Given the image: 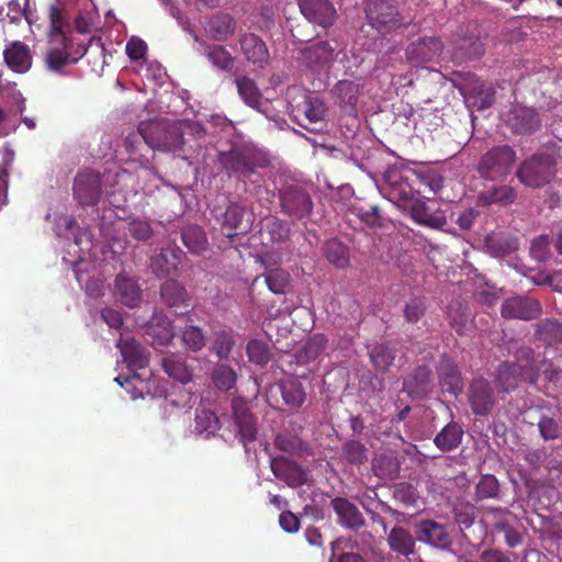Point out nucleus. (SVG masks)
<instances>
[{
    "label": "nucleus",
    "mask_w": 562,
    "mask_h": 562,
    "mask_svg": "<svg viewBox=\"0 0 562 562\" xmlns=\"http://www.w3.org/2000/svg\"><path fill=\"white\" fill-rule=\"evenodd\" d=\"M128 233L137 240H148L153 235V228L147 221L133 220L128 223Z\"/></svg>",
    "instance_id": "61"
},
{
    "label": "nucleus",
    "mask_w": 562,
    "mask_h": 562,
    "mask_svg": "<svg viewBox=\"0 0 562 562\" xmlns=\"http://www.w3.org/2000/svg\"><path fill=\"white\" fill-rule=\"evenodd\" d=\"M522 380L530 383L536 381L535 376L527 372L526 367L518 362L501 363L494 375V383L498 393L515 391Z\"/></svg>",
    "instance_id": "14"
},
{
    "label": "nucleus",
    "mask_w": 562,
    "mask_h": 562,
    "mask_svg": "<svg viewBox=\"0 0 562 562\" xmlns=\"http://www.w3.org/2000/svg\"><path fill=\"white\" fill-rule=\"evenodd\" d=\"M181 338L184 346L192 351H200L204 348L206 342L203 330L193 325L183 328Z\"/></svg>",
    "instance_id": "54"
},
{
    "label": "nucleus",
    "mask_w": 562,
    "mask_h": 562,
    "mask_svg": "<svg viewBox=\"0 0 562 562\" xmlns=\"http://www.w3.org/2000/svg\"><path fill=\"white\" fill-rule=\"evenodd\" d=\"M505 124L513 134L531 135L540 128L541 119L533 108L517 103L506 113Z\"/></svg>",
    "instance_id": "12"
},
{
    "label": "nucleus",
    "mask_w": 562,
    "mask_h": 562,
    "mask_svg": "<svg viewBox=\"0 0 562 562\" xmlns=\"http://www.w3.org/2000/svg\"><path fill=\"white\" fill-rule=\"evenodd\" d=\"M235 346L234 331L229 327H221L213 333L212 351L218 359H227Z\"/></svg>",
    "instance_id": "42"
},
{
    "label": "nucleus",
    "mask_w": 562,
    "mask_h": 562,
    "mask_svg": "<svg viewBox=\"0 0 562 562\" xmlns=\"http://www.w3.org/2000/svg\"><path fill=\"white\" fill-rule=\"evenodd\" d=\"M557 161L550 154H536L525 159L518 167V180L530 188H541L548 184L555 176Z\"/></svg>",
    "instance_id": "3"
},
{
    "label": "nucleus",
    "mask_w": 562,
    "mask_h": 562,
    "mask_svg": "<svg viewBox=\"0 0 562 562\" xmlns=\"http://www.w3.org/2000/svg\"><path fill=\"white\" fill-rule=\"evenodd\" d=\"M181 238L184 246L192 254L200 255L206 250L207 239L199 226H187L182 229Z\"/></svg>",
    "instance_id": "45"
},
{
    "label": "nucleus",
    "mask_w": 562,
    "mask_h": 562,
    "mask_svg": "<svg viewBox=\"0 0 562 562\" xmlns=\"http://www.w3.org/2000/svg\"><path fill=\"white\" fill-rule=\"evenodd\" d=\"M237 91L243 101L250 108L265 112L262 108L263 100L262 94L257 87L256 82L247 76L237 77L235 80Z\"/></svg>",
    "instance_id": "36"
},
{
    "label": "nucleus",
    "mask_w": 562,
    "mask_h": 562,
    "mask_svg": "<svg viewBox=\"0 0 562 562\" xmlns=\"http://www.w3.org/2000/svg\"><path fill=\"white\" fill-rule=\"evenodd\" d=\"M369 357L376 370L386 371L395 360V350L389 344L381 342L371 348Z\"/></svg>",
    "instance_id": "47"
},
{
    "label": "nucleus",
    "mask_w": 562,
    "mask_h": 562,
    "mask_svg": "<svg viewBox=\"0 0 562 562\" xmlns=\"http://www.w3.org/2000/svg\"><path fill=\"white\" fill-rule=\"evenodd\" d=\"M414 172V181L422 186L428 187L430 191L437 192L442 188L443 178L435 170H412Z\"/></svg>",
    "instance_id": "57"
},
{
    "label": "nucleus",
    "mask_w": 562,
    "mask_h": 562,
    "mask_svg": "<svg viewBox=\"0 0 562 562\" xmlns=\"http://www.w3.org/2000/svg\"><path fill=\"white\" fill-rule=\"evenodd\" d=\"M463 428L457 422L448 423L434 438L435 446L442 452L457 449L462 442Z\"/></svg>",
    "instance_id": "34"
},
{
    "label": "nucleus",
    "mask_w": 562,
    "mask_h": 562,
    "mask_svg": "<svg viewBox=\"0 0 562 562\" xmlns=\"http://www.w3.org/2000/svg\"><path fill=\"white\" fill-rule=\"evenodd\" d=\"M153 345L168 346L175 337L173 322L162 313H155L145 327Z\"/></svg>",
    "instance_id": "20"
},
{
    "label": "nucleus",
    "mask_w": 562,
    "mask_h": 562,
    "mask_svg": "<svg viewBox=\"0 0 562 562\" xmlns=\"http://www.w3.org/2000/svg\"><path fill=\"white\" fill-rule=\"evenodd\" d=\"M160 296L162 302L170 308L183 307L188 310L190 306L191 296L184 285L175 279H168L161 284Z\"/></svg>",
    "instance_id": "26"
},
{
    "label": "nucleus",
    "mask_w": 562,
    "mask_h": 562,
    "mask_svg": "<svg viewBox=\"0 0 562 562\" xmlns=\"http://www.w3.org/2000/svg\"><path fill=\"white\" fill-rule=\"evenodd\" d=\"M180 254L178 249L162 248L150 260L153 272L159 278L176 274L181 261Z\"/></svg>",
    "instance_id": "28"
},
{
    "label": "nucleus",
    "mask_w": 562,
    "mask_h": 562,
    "mask_svg": "<svg viewBox=\"0 0 562 562\" xmlns=\"http://www.w3.org/2000/svg\"><path fill=\"white\" fill-rule=\"evenodd\" d=\"M475 490L477 499L492 498L498 495L499 484L494 475L485 474L477 482Z\"/></svg>",
    "instance_id": "56"
},
{
    "label": "nucleus",
    "mask_w": 562,
    "mask_h": 562,
    "mask_svg": "<svg viewBox=\"0 0 562 562\" xmlns=\"http://www.w3.org/2000/svg\"><path fill=\"white\" fill-rule=\"evenodd\" d=\"M217 164L229 178H235L244 184L248 182L260 186L263 177L259 170L268 167L267 155L252 146H234L220 151Z\"/></svg>",
    "instance_id": "1"
},
{
    "label": "nucleus",
    "mask_w": 562,
    "mask_h": 562,
    "mask_svg": "<svg viewBox=\"0 0 562 562\" xmlns=\"http://www.w3.org/2000/svg\"><path fill=\"white\" fill-rule=\"evenodd\" d=\"M381 192L398 207L406 209L418 193L412 169L391 168L386 170Z\"/></svg>",
    "instance_id": "2"
},
{
    "label": "nucleus",
    "mask_w": 562,
    "mask_h": 562,
    "mask_svg": "<svg viewBox=\"0 0 562 562\" xmlns=\"http://www.w3.org/2000/svg\"><path fill=\"white\" fill-rule=\"evenodd\" d=\"M249 360L255 364H267L270 360V353L267 345L258 339H252L246 348Z\"/></svg>",
    "instance_id": "55"
},
{
    "label": "nucleus",
    "mask_w": 562,
    "mask_h": 562,
    "mask_svg": "<svg viewBox=\"0 0 562 562\" xmlns=\"http://www.w3.org/2000/svg\"><path fill=\"white\" fill-rule=\"evenodd\" d=\"M123 360L132 370L144 369L149 363V352L134 338H121L116 345Z\"/></svg>",
    "instance_id": "22"
},
{
    "label": "nucleus",
    "mask_w": 562,
    "mask_h": 562,
    "mask_svg": "<svg viewBox=\"0 0 562 562\" xmlns=\"http://www.w3.org/2000/svg\"><path fill=\"white\" fill-rule=\"evenodd\" d=\"M267 232L273 243H283L289 236V228L280 220L272 218L266 224Z\"/></svg>",
    "instance_id": "64"
},
{
    "label": "nucleus",
    "mask_w": 562,
    "mask_h": 562,
    "mask_svg": "<svg viewBox=\"0 0 562 562\" xmlns=\"http://www.w3.org/2000/svg\"><path fill=\"white\" fill-rule=\"evenodd\" d=\"M327 338L323 334L313 335L297 351L296 359L300 363H308L316 360L327 347Z\"/></svg>",
    "instance_id": "41"
},
{
    "label": "nucleus",
    "mask_w": 562,
    "mask_h": 562,
    "mask_svg": "<svg viewBox=\"0 0 562 562\" xmlns=\"http://www.w3.org/2000/svg\"><path fill=\"white\" fill-rule=\"evenodd\" d=\"M232 407L234 423L240 441L244 445L254 441L258 431L255 416L251 414L246 403L241 401H234Z\"/></svg>",
    "instance_id": "19"
},
{
    "label": "nucleus",
    "mask_w": 562,
    "mask_h": 562,
    "mask_svg": "<svg viewBox=\"0 0 562 562\" xmlns=\"http://www.w3.org/2000/svg\"><path fill=\"white\" fill-rule=\"evenodd\" d=\"M139 132L153 149L172 153L182 150L183 133L175 125L151 122L142 125Z\"/></svg>",
    "instance_id": "4"
},
{
    "label": "nucleus",
    "mask_w": 562,
    "mask_h": 562,
    "mask_svg": "<svg viewBox=\"0 0 562 562\" xmlns=\"http://www.w3.org/2000/svg\"><path fill=\"white\" fill-rule=\"evenodd\" d=\"M336 41H318L299 50V61L313 71L329 68L337 57Z\"/></svg>",
    "instance_id": "7"
},
{
    "label": "nucleus",
    "mask_w": 562,
    "mask_h": 562,
    "mask_svg": "<svg viewBox=\"0 0 562 562\" xmlns=\"http://www.w3.org/2000/svg\"><path fill=\"white\" fill-rule=\"evenodd\" d=\"M331 506L338 516V521L350 529H358L364 526V518L358 507L344 497H336Z\"/></svg>",
    "instance_id": "29"
},
{
    "label": "nucleus",
    "mask_w": 562,
    "mask_h": 562,
    "mask_svg": "<svg viewBox=\"0 0 562 562\" xmlns=\"http://www.w3.org/2000/svg\"><path fill=\"white\" fill-rule=\"evenodd\" d=\"M274 446L288 453L299 452L302 448V440L291 432H280L276 436Z\"/></svg>",
    "instance_id": "58"
},
{
    "label": "nucleus",
    "mask_w": 562,
    "mask_h": 562,
    "mask_svg": "<svg viewBox=\"0 0 562 562\" xmlns=\"http://www.w3.org/2000/svg\"><path fill=\"white\" fill-rule=\"evenodd\" d=\"M542 304L528 295H515L504 300L501 315L505 319L533 321L542 314Z\"/></svg>",
    "instance_id": "11"
},
{
    "label": "nucleus",
    "mask_w": 562,
    "mask_h": 562,
    "mask_svg": "<svg viewBox=\"0 0 562 562\" xmlns=\"http://www.w3.org/2000/svg\"><path fill=\"white\" fill-rule=\"evenodd\" d=\"M538 428L540 436L544 440H554L560 436V426L559 423L550 416H541L538 422Z\"/></svg>",
    "instance_id": "60"
},
{
    "label": "nucleus",
    "mask_w": 562,
    "mask_h": 562,
    "mask_svg": "<svg viewBox=\"0 0 562 562\" xmlns=\"http://www.w3.org/2000/svg\"><path fill=\"white\" fill-rule=\"evenodd\" d=\"M515 160L516 153L510 146H495L481 157L477 172L483 179L495 181L509 173Z\"/></svg>",
    "instance_id": "5"
},
{
    "label": "nucleus",
    "mask_w": 562,
    "mask_h": 562,
    "mask_svg": "<svg viewBox=\"0 0 562 562\" xmlns=\"http://www.w3.org/2000/svg\"><path fill=\"white\" fill-rule=\"evenodd\" d=\"M443 52V43L439 37L425 36L412 42L406 48V59L415 67L435 61Z\"/></svg>",
    "instance_id": "13"
},
{
    "label": "nucleus",
    "mask_w": 562,
    "mask_h": 562,
    "mask_svg": "<svg viewBox=\"0 0 562 562\" xmlns=\"http://www.w3.org/2000/svg\"><path fill=\"white\" fill-rule=\"evenodd\" d=\"M372 471L382 480H394L400 475L401 463L395 456L381 453L373 459Z\"/></svg>",
    "instance_id": "37"
},
{
    "label": "nucleus",
    "mask_w": 562,
    "mask_h": 562,
    "mask_svg": "<svg viewBox=\"0 0 562 562\" xmlns=\"http://www.w3.org/2000/svg\"><path fill=\"white\" fill-rule=\"evenodd\" d=\"M387 546L398 555L409 557L415 553L416 541L409 530L395 526L387 533Z\"/></svg>",
    "instance_id": "32"
},
{
    "label": "nucleus",
    "mask_w": 562,
    "mask_h": 562,
    "mask_svg": "<svg viewBox=\"0 0 562 562\" xmlns=\"http://www.w3.org/2000/svg\"><path fill=\"white\" fill-rule=\"evenodd\" d=\"M281 394L284 403L291 408H299L305 402V391L302 383L290 379L280 384Z\"/></svg>",
    "instance_id": "44"
},
{
    "label": "nucleus",
    "mask_w": 562,
    "mask_h": 562,
    "mask_svg": "<svg viewBox=\"0 0 562 562\" xmlns=\"http://www.w3.org/2000/svg\"><path fill=\"white\" fill-rule=\"evenodd\" d=\"M114 294L127 307H135L142 301L137 281L124 272L119 273L114 280Z\"/></svg>",
    "instance_id": "23"
},
{
    "label": "nucleus",
    "mask_w": 562,
    "mask_h": 562,
    "mask_svg": "<svg viewBox=\"0 0 562 562\" xmlns=\"http://www.w3.org/2000/svg\"><path fill=\"white\" fill-rule=\"evenodd\" d=\"M535 339L546 347H555L562 342V323L554 318H543L533 325Z\"/></svg>",
    "instance_id": "30"
},
{
    "label": "nucleus",
    "mask_w": 562,
    "mask_h": 562,
    "mask_svg": "<svg viewBox=\"0 0 562 562\" xmlns=\"http://www.w3.org/2000/svg\"><path fill=\"white\" fill-rule=\"evenodd\" d=\"M220 429V419L213 411L198 409L195 414V430L199 434L213 435Z\"/></svg>",
    "instance_id": "52"
},
{
    "label": "nucleus",
    "mask_w": 562,
    "mask_h": 562,
    "mask_svg": "<svg viewBox=\"0 0 562 562\" xmlns=\"http://www.w3.org/2000/svg\"><path fill=\"white\" fill-rule=\"evenodd\" d=\"M326 104L317 97H305L302 104L295 108L296 115H303L310 123L323 122L326 114Z\"/></svg>",
    "instance_id": "39"
},
{
    "label": "nucleus",
    "mask_w": 562,
    "mask_h": 562,
    "mask_svg": "<svg viewBox=\"0 0 562 562\" xmlns=\"http://www.w3.org/2000/svg\"><path fill=\"white\" fill-rule=\"evenodd\" d=\"M462 93L473 99V104L477 110H485L495 101V89L491 85H485L483 80L473 76L464 86Z\"/></svg>",
    "instance_id": "24"
},
{
    "label": "nucleus",
    "mask_w": 562,
    "mask_h": 562,
    "mask_svg": "<svg viewBox=\"0 0 562 562\" xmlns=\"http://www.w3.org/2000/svg\"><path fill=\"white\" fill-rule=\"evenodd\" d=\"M439 382L443 391L457 395L463 387L461 372L449 357H442L438 368Z\"/></svg>",
    "instance_id": "27"
},
{
    "label": "nucleus",
    "mask_w": 562,
    "mask_h": 562,
    "mask_svg": "<svg viewBox=\"0 0 562 562\" xmlns=\"http://www.w3.org/2000/svg\"><path fill=\"white\" fill-rule=\"evenodd\" d=\"M550 238L548 235H541L532 240L530 255L537 261H546L550 257Z\"/></svg>",
    "instance_id": "59"
},
{
    "label": "nucleus",
    "mask_w": 562,
    "mask_h": 562,
    "mask_svg": "<svg viewBox=\"0 0 562 562\" xmlns=\"http://www.w3.org/2000/svg\"><path fill=\"white\" fill-rule=\"evenodd\" d=\"M237 374L234 369L227 364H217L212 372L214 385L222 391H228L235 386Z\"/></svg>",
    "instance_id": "51"
},
{
    "label": "nucleus",
    "mask_w": 562,
    "mask_h": 562,
    "mask_svg": "<svg viewBox=\"0 0 562 562\" xmlns=\"http://www.w3.org/2000/svg\"><path fill=\"white\" fill-rule=\"evenodd\" d=\"M416 532L419 541L434 548L448 549L452 543L447 527L431 519L419 521L416 527Z\"/></svg>",
    "instance_id": "18"
},
{
    "label": "nucleus",
    "mask_w": 562,
    "mask_h": 562,
    "mask_svg": "<svg viewBox=\"0 0 562 562\" xmlns=\"http://www.w3.org/2000/svg\"><path fill=\"white\" fill-rule=\"evenodd\" d=\"M324 252L327 260L337 268H346L349 265V249L336 238L327 240Z\"/></svg>",
    "instance_id": "48"
},
{
    "label": "nucleus",
    "mask_w": 562,
    "mask_h": 562,
    "mask_svg": "<svg viewBox=\"0 0 562 562\" xmlns=\"http://www.w3.org/2000/svg\"><path fill=\"white\" fill-rule=\"evenodd\" d=\"M468 402L475 416L492 414L497 403L492 383L484 378L474 379L468 389Z\"/></svg>",
    "instance_id": "10"
},
{
    "label": "nucleus",
    "mask_w": 562,
    "mask_h": 562,
    "mask_svg": "<svg viewBox=\"0 0 562 562\" xmlns=\"http://www.w3.org/2000/svg\"><path fill=\"white\" fill-rule=\"evenodd\" d=\"M366 15L369 24L381 34H389L403 24L397 8L386 0L369 1Z\"/></svg>",
    "instance_id": "6"
},
{
    "label": "nucleus",
    "mask_w": 562,
    "mask_h": 562,
    "mask_svg": "<svg viewBox=\"0 0 562 562\" xmlns=\"http://www.w3.org/2000/svg\"><path fill=\"white\" fill-rule=\"evenodd\" d=\"M430 379V369L426 366H419L404 380L403 390L409 395H420L427 391Z\"/></svg>",
    "instance_id": "38"
},
{
    "label": "nucleus",
    "mask_w": 562,
    "mask_h": 562,
    "mask_svg": "<svg viewBox=\"0 0 562 562\" xmlns=\"http://www.w3.org/2000/svg\"><path fill=\"white\" fill-rule=\"evenodd\" d=\"M4 60L9 68L16 72H24L31 66V54L27 45L14 42L3 52Z\"/></svg>",
    "instance_id": "35"
},
{
    "label": "nucleus",
    "mask_w": 562,
    "mask_h": 562,
    "mask_svg": "<svg viewBox=\"0 0 562 562\" xmlns=\"http://www.w3.org/2000/svg\"><path fill=\"white\" fill-rule=\"evenodd\" d=\"M427 311V300L422 296L411 297L404 305L403 314L405 321L416 324L422 319Z\"/></svg>",
    "instance_id": "53"
},
{
    "label": "nucleus",
    "mask_w": 562,
    "mask_h": 562,
    "mask_svg": "<svg viewBox=\"0 0 562 562\" xmlns=\"http://www.w3.org/2000/svg\"><path fill=\"white\" fill-rule=\"evenodd\" d=\"M270 468L276 477L290 487H300L307 481L305 470L296 462L285 457H274L270 460Z\"/></svg>",
    "instance_id": "16"
},
{
    "label": "nucleus",
    "mask_w": 562,
    "mask_h": 562,
    "mask_svg": "<svg viewBox=\"0 0 562 562\" xmlns=\"http://www.w3.org/2000/svg\"><path fill=\"white\" fill-rule=\"evenodd\" d=\"M204 55L216 68L231 71L235 64V58L223 45L205 44Z\"/></svg>",
    "instance_id": "43"
},
{
    "label": "nucleus",
    "mask_w": 562,
    "mask_h": 562,
    "mask_svg": "<svg viewBox=\"0 0 562 562\" xmlns=\"http://www.w3.org/2000/svg\"><path fill=\"white\" fill-rule=\"evenodd\" d=\"M302 14L315 24L329 27L334 24L337 12L329 0H299Z\"/></svg>",
    "instance_id": "15"
},
{
    "label": "nucleus",
    "mask_w": 562,
    "mask_h": 562,
    "mask_svg": "<svg viewBox=\"0 0 562 562\" xmlns=\"http://www.w3.org/2000/svg\"><path fill=\"white\" fill-rule=\"evenodd\" d=\"M164 371L172 379L181 382L182 384L191 381L192 374L187 367L184 360L178 355H167L161 360Z\"/></svg>",
    "instance_id": "40"
},
{
    "label": "nucleus",
    "mask_w": 562,
    "mask_h": 562,
    "mask_svg": "<svg viewBox=\"0 0 562 562\" xmlns=\"http://www.w3.org/2000/svg\"><path fill=\"white\" fill-rule=\"evenodd\" d=\"M333 93L340 106H349L353 110L359 98V86L350 80H340L335 85Z\"/></svg>",
    "instance_id": "46"
},
{
    "label": "nucleus",
    "mask_w": 562,
    "mask_h": 562,
    "mask_svg": "<svg viewBox=\"0 0 562 562\" xmlns=\"http://www.w3.org/2000/svg\"><path fill=\"white\" fill-rule=\"evenodd\" d=\"M74 198L81 206H95L101 200V175L91 169H85L77 173L74 181Z\"/></svg>",
    "instance_id": "8"
},
{
    "label": "nucleus",
    "mask_w": 562,
    "mask_h": 562,
    "mask_svg": "<svg viewBox=\"0 0 562 562\" xmlns=\"http://www.w3.org/2000/svg\"><path fill=\"white\" fill-rule=\"evenodd\" d=\"M342 458L353 465H361L368 461V449L357 440H349L341 447Z\"/></svg>",
    "instance_id": "50"
},
{
    "label": "nucleus",
    "mask_w": 562,
    "mask_h": 562,
    "mask_svg": "<svg viewBox=\"0 0 562 562\" xmlns=\"http://www.w3.org/2000/svg\"><path fill=\"white\" fill-rule=\"evenodd\" d=\"M406 209H409L412 218L420 225L441 228L447 223L446 216L441 212H430L426 203L417 198Z\"/></svg>",
    "instance_id": "31"
},
{
    "label": "nucleus",
    "mask_w": 562,
    "mask_h": 562,
    "mask_svg": "<svg viewBox=\"0 0 562 562\" xmlns=\"http://www.w3.org/2000/svg\"><path fill=\"white\" fill-rule=\"evenodd\" d=\"M69 61V54L58 48H52L46 54V65L50 70L59 71Z\"/></svg>",
    "instance_id": "63"
},
{
    "label": "nucleus",
    "mask_w": 562,
    "mask_h": 562,
    "mask_svg": "<svg viewBox=\"0 0 562 562\" xmlns=\"http://www.w3.org/2000/svg\"><path fill=\"white\" fill-rule=\"evenodd\" d=\"M239 45L246 59L255 66L262 68L269 60L266 43L254 33H244L239 37Z\"/></svg>",
    "instance_id": "21"
},
{
    "label": "nucleus",
    "mask_w": 562,
    "mask_h": 562,
    "mask_svg": "<svg viewBox=\"0 0 562 562\" xmlns=\"http://www.w3.org/2000/svg\"><path fill=\"white\" fill-rule=\"evenodd\" d=\"M281 211L293 220L308 217L313 210L310 194L303 188L288 186L280 191Z\"/></svg>",
    "instance_id": "9"
},
{
    "label": "nucleus",
    "mask_w": 562,
    "mask_h": 562,
    "mask_svg": "<svg viewBox=\"0 0 562 562\" xmlns=\"http://www.w3.org/2000/svg\"><path fill=\"white\" fill-rule=\"evenodd\" d=\"M236 31L235 19L224 12L214 14L207 22V32L212 40L217 42L227 41Z\"/></svg>",
    "instance_id": "33"
},
{
    "label": "nucleus",
    "mask_w": 562,
    "mask_h": 562,
    "mask_svg": "<svg viewBox=\"0 0 562 562\" xmlns=\"http://www.w3.org/2000/svg\"><path fill=\"white\" fill-rule=\"evenodd\" d=\"M516 200L517 191L510 186L502 184L481 191L476 196V204L479 206L496 204L505 207L514 204Z\"/></svg>",
    "instance_id": "25"
},
{
    "label": "nucleus",
    "mask_w": 562,
    "mask_h": 562,
    "mask_svg": "<svg viewBox=\"0 0 562 562\" xmlns=\"http://www.w3.org/2000/svg\"><path fill=\"white\" fill-rule=\"evenodd\" d=\"M269 290L274 294L285 293L290 284V273L282 268L267 269L263 273Z\"/></svg>",
    "instance_id": "49"
},
{
    "label": "nucleus",
    "mask_w": 562,
    "mask_h": 562,
    "mask_svg": "<svg viewBox=\"0 0 562 562\" xmlns=\"http://www.w3.org/2000/svg\"><path fill=\"white\" fill-rule=\"evenodd\" d=\"M360 220L371 227H380L383 225V216L376 204L369 205L367 209H359Z\"/></svg>",
    "instance_id": "62"
},
{
    "label": "nucleus",
    "mask_w": 562,
    "mask_h": 562,
    "mask_svg": "<svg viewBox=\"0 0 562 562\" xmlns=\"http://www.w3.org/2000/svg\"><path fill=\"white\" fill-rule=\"evenodd\" d=\"M245 213V207L238 202H229L226 207L223 214L222 231L229 243H234L238 235H245L250 231L251 222L244 220Z\"/></svg>",
    "instance_id": "17"
}]
</instances>
